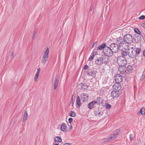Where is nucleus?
Returning a JSON list of instances; mask_svg holds the SVG:
<instances>
[{
  "instance_id": "a878e982",
  "label": "nucleus",
  "mask_w": 145,
  "mask_h": 145,
  "mask_svg": "<svg viewBox=\"0 0 145 145\" xmlns=\"http://www.w3.org/2000/svg\"><path fill=\"white\" fill-rule=\"evenodd\" d=\"M103 113V112L98 110L95 112V116H97L100 117L102 115Z\"/></svg>"
},
{
  "instance_id": "603ef678",
  "label": "nucleus",
  "mask_w": 145,
  "mask_h": 145,
  "mask_svg": "<svg viewBox=\"0 0 145 145\" xmlns=\"http://www.w3.org/2000/svg\"><path fill=\"white\" fill-rule=\"evenodd\" d=\"M72 128V126L71 125L70 127H69V129H71Z\"/></svg>"
},
{
  "instance_id": "6ab92c4d",
  "label": "nucleus",
  "mask_w": 145,
  "mask_h": 145,
  "mask_svg": "<svg viewBox=\"0 0 145 145\" xmlns=\"http://www.w3.org/2000/svg\"><path fill=\"white\" fill-rule=\"evenodd\" d=\"M102 58V57L98 58L95 61V63L99 65L102 64L103 63V62Z\"/></svg>"
},
{
  "instance_id": "de8ad7c7",
  "label": "nucleus",
  "mask_w": 145,
  "mask_h": 145,
  "mask_svg": "<svg viewBox=\"0 0 145 145\" xmlns=\"http://www.w3.org/2000/svg\"><path fill=\"white\" fill-rule=\"evenodd\" d=\"M63 145H71V144L69 143H65Z\"/></svg>"
},
{
  "instance_id": "8fccbe9b",
  "label": "nucleus",
  "mask_w": 145,
  "mask_h": 145,
  "mask_svg": "<svg viewBox=\"0 0 145 145\" xmlns=\"http://www.w3.org/2000/svg\"><path fill=\"white\" fill-rule=\"evenodd\" d=\"M96 42H94L93 43V44L92 46V48H93L94 47V45H95V43H96Z\"/></svg>"
},
{
  "instance_id": "5fc2aeb1",
  "label": "nucleus",
  "mask_w": 145,
  "mask_h": 145,
  "mask_svg": "<svg viewBox=\"0 0 145 145\" xmlns=\"http://www.w3.org/2000/svg\"><path fill=\"white\" fill-rule=\"evenodd\" d=\"M55 145H59L58 144H56Z\"/></svg>"
},
{
  "instance_id": "864d4df0",
  "label": "nucleus",
  "mask_w": 145,
  "mask_h": 145,
  "mask_svg": "<svg viewBox=\"0 0 145 145\" xmlns=\"http://www.w3.org/2000/svg\"><path fill=\"white\" fill-rule=\"evenodd\" d=\"M92 10V8H90V11H91V10Z\"/></svg>"
},
{
  "instance_id": "a18cd8bd",
  "label": "nucleus",
  "mask_w": 145,
  "mask_h": 145,
  "mask_svg": "<svg viewBox=\"0 0 145 145\" xmlns=\"http://www.w3.org/2000/svg\"><path fill=\"white\" fill-rule=\"evenodd\" d=\"M40 70L39 68H38L37 69V71L36 73V74H39V72H40Z\"/></svg>"
},
{
  "instance_id": "b1692460",
  "label": "nucleus",
  "mask_w": 145,
  "mask_h": 145,
  "mask_svg": "<svg viewBox=\"0 0 145 145\" xmlns=\"http://www.w3.org/2000/svg\"><path fill=\"white\" fill-rule=\"evenodd\" d=\"M106 44L105 43H103L101 45L97 47V49L99 50H103L104 48H105L106 46Z\"/></svg>"
},
{
  "instance_id": "09e8293b",
  "label": "nucleus",
  "mask_w": 145,
  "mask_h": 145,
  "mask_svg": "<svg viewBox=\"0 0 145 145\" xmlns=\"http://www.w3.org/2000/svg\"><path fill=\"white\" fill-rule=\"evenodd\" d=\"M11 57H12V58H13L14 56V53L13 52L11 53Z\"/></svg>"
},
{
  "instance_id": "dca6fc26",
  "label": "nucleus",
  "mask_w": 145,
  "mask_h": 145,
  "mask_svg": "<svg viewBox=\"0 0 145 145\" xmlns=\"http://www.w3.org/2000/svg\"><path fill=\"white\" fill-rule=\"evenodd\" d=\"M66 124L65 123H63L61 126L60 129L64 132H67V131Z\"/></svg>"
},
{
  "instance_id": "20e7f679",
  "label": "nucleus",
  "mask_w": 145,
  "mask_h": 145,
  "mask_svg": "<svg viewBox=\"0 0 145 145\" xmlns=\"http://www.w3.org/2000/svg\"><path fill=\"white\" fill-rule=\"evenodd\" d=\"M103 52L105 55L108 56H112L113 53L110 47L107 46L103 50Z\"/></svg>"
},
{
  "instance_id": "37998d69",
  "label": "nucleus",
  "mask_w": 145,
  "mask_h": 145,
  "mask_svg": "<svg viewBox=\"0 0 145 145\" xmlns=\"http://www.w3.org/2000/svg\"><path fill=\"white\" fill-rule=\"evenodd\" d=\"M144 77H145L144 75H142V77L140 79V80H142L144 79Z\"/></svg>"
},
{
  "instance_id": "c85d7f7f",
  "label": "nucleus",
  "mask_w": 145,
  "mask_h": 145,
  "mask_svg": "<svg viewBox=\"0 0 145 145\" xmlns=\"http://www.w3.org/2000/svg\"><path fill=\"white\" fill-rule=\"evenodd\" d=\"M55 142H61L62 140L61 138L60 137L57 136L55 139Z\"/></svg>"
},
{
  "instance_id": "ddd939ff",
  "label": "nucleus",
  "mask_w": 145,
  "mask_h": 145,
  "mask_svg": "<svg viewBox=\"0 0 145 145\" xmlns=\"http://www.w3.org/2000/svg\"><path fill=\"white\" fill-rule=\"evenodd\" d=\"M123 48H122L121 50L122 51L121 56V57H125L127 55V49L126 48V47H123Z\"/></svg>"
},
{
  "instance_id": "7ed1b4c3",
  "label": "nucleus",
  "mask_w": 145,
  "mask_h": 145,
  "mask_svg": "<svg viewBox=\"0 0 145 145\" xmlns=\"http://www.w3.org/2000/svg\"><path fill=\"white\" fill-rule=\"evenodd\" d=\"M49 52V49L47 48L43 55L41 60V63L43 65H44L48 61V54Z\"/></svg>"
},
{
  "instance_id": "72a5a7b5",
  "label": "nucleus",
  "mask_w": 145,
  "mask_h": 145,
  "mask_svg": "<svg viewBox=\"0 0 145 145\" xmlns=\"http://www.w3.org/2000/svg\"><path fill=\"white\" fill-rule=\"evenodd\" d=\"M36 31L35 30L33 33V36L32 37V38L33 39H35L36 36Z\"/></svg>"
},
{
  "instance_id": "f8f14e48",
  "label": "nucleus",
  "mask_w": 145,
  "mask_h": 145,
  "mask_svg": "<svg viewBox=\"0 0 145 145\" xmlns=\"http://www.w3.org/2000/svg\"><path fill=\"white\" fill-rule=\"evenodd\" d=\"M59 82V80L58 76H56L55 78L54 85V88L55 90L56 89L58 85Z\"/></svg>"
},
{
  "instance_id": "aec40b11",
  "label": "nucleus",
  "mask_w": 145,
  "mask_h": 145,
  "mask_svg": "<svg viewBox=\"0 0 145 145\" xmlns=\"http://www.w3.org/2000/svg\"><path fill=\"white\" fill-rule=\"evenodd\" d=\"M118 135V133L117 132L115 133L112 135L108 137V139L109 140H112L113 139L116 138Z\"/></svg>"
},
{
  "instance_id": "9d476101",
  "label": "nucleus",
  "mask_w": 145,
  "mask_h": 145,
  "mask_svg": "<svg viewBox=\"0 0 145 145\" xmlns=\"http://www.w3.org/2000/svg\"><path fill=\"white\" fill-rule=\"evenodd\" d=\"M81 100L83 102L86 101L88 99V95L85 93H83L80 95Z\"/></svg>"
},
{
  "instance_id": "4c0bfd02",
  "label": "nucleus",
  "mask_w": 145,
  "mask_h": 145,
  "mask_svg": "<svg viewBox=\"0 0 145 145\" xmlns=\"http://www.w3.org/2000/svg\"><path fill=\"white\" fill-rule=\"evenodd\" d=\"M72 101L71 102V105L72 106H73L74 105V99H73V95H72Z\"/></svg>"
},
{
  "instance_id": "423d86ee",
  "label": "nucleus",
  "mask_w": 145,
  "mask_h": 145,
  "mask_svg": "<svg viewBox=\"0 0 145 145\" xmlns=\"http://www.w3.org/2000/svg\"><path fill=\"white\" fill-rule=\"evenodd\" d=\"M110 48L113 52H117L119 50V47L118 45L115 43L111 44Z\"/></svg>"
},
{
  "instance_id": "3c124183",
  "label": "nucleus",
  "mask_w": 145,
  "mask_h": 145,
  "mask_svg": "<svg viewBox=\"0 0 145 145\" xmlns=\"http://www.w3.org/2000/svg\"><path fill=\"white\" fill-rule=\"evenodd\" d=\"M127 29H129L130 30H131V28L130 27L127 26Z\"/></svg>"
},
{
  "instance_id": "13d9d810",
  "label": "nucleus",
  "mask_w": 145,
  "mask_h": 145,
  "mask_svg": "<svg viewBox=\"0 0 145 145\" xmlns=\"http://www.w3.org/2000/svg\"><path fill=\"white\" fill-rule=\"evenodd\" d=\"M144 37H145V34Z\"/></svg>"
},
{
  "instance_id": "473e14b6",
  "label": "nucleus",
  "mask_w": 145,
  "mask_h": 145,
  "mask_svg": "<svg viewBox=\"0 0 145 145\" xmlns=\"http://www.w3.org/2000/svg\"><path fill=\"white\" fill-rule=\"evenodd\" d=\"M92 54L94 56H95L98 54V52L95 50H93L92 52Z\"/></svg>"
},
{
  "instance_id": "a19ab883",
  "label": "nucleus",
  "mask_w": 145,
  "mask_h": 145,
  "mask_svg": "<svg viewBox=\"0 0 145 145\" xmlns=\"http://www.w3.org/2000/svg\"><path fill=\"white\" fill-rule=\"evenodd\" d=\"M73 119L72 118H69L68 119V121L69 123H71Z\"/></svg>"
},
{
  "instance_id": "e433bc0d",
  "label": "nucleus",
  "mask_w": 145,
  "mask_h": 145,
  "mask_svg": "<svg viewBox=\"0 0 145 145\" xmlns=\"http://www.w3.org/2000/svg\"><path fill=\"white\" fill-rule=\"evenodd\" d=\"M97 100L99 102V103H102L103 102L101 99L100 97L97 98Z\"/></svg>"
},
{
  "instance_id": "4be33fe9",
  "label": "nucleus",
  "mask_w": 145,
  "mask_h": 145,
  "mask_svg": "<svg viewBox=\"0 0 145 145\" xmlns=\"http://www.w3.org/2000/svg\"><path fill=\"white\" fill-rule=\"evenodd\" d=\"M80 86L81 89L84 90L87 89L88 87V85L86 83H81V84Z\"/></svg>"
},
{
  "instance_id": "c03bdc74",
  "label": "nucleus",
  "mask_w": 145,
  "mask_h": 145,
  "mask_svg": "<svg viewBox=\"0 0 145 145\" xmlns=\"http://www.w3.org/2000/svg\"><path fill=\"white\" fill-rule=\"evenodd\" d=\"M141 26L144 28H145V23H142L141 24Z\"/></svg>"
},
{
  "instance_id": "2eb2a0df",
  "label": "nucleus",
  "mask_w": 145,
  "mask_h": 145,
  "mask_svg": "<svg viewBox=\"0 0 145 145\" xmlns=\"http://www.w3.org/2000/svg\"><path fill=\"white\" fill-rule=\"evenodd\" d=\"M97 103V102L95 101H92L88 104V106L89 109H91L94 107V105H96Z\"/></svg>"
},
{
  "instance_id": "39448f33",
  "label": "nucleus",
  "mask_w": 145,
  "mask_h": 145,
  "mask_svg": "<svg viewBox=\"0 0 145 145\" xmlns=\"http://www.w3.org/2000/svg\"><path fill=\"white\" fill-rule=\"evenodd\" d=\"M134 51V48L129 47V45H127V55L131 58H133L135 57L133 53Z\"/></svg>"
},
{
  "instance_id": "1a4fd4ad",
  "label": "nucleus",
  "mask_w": 145,
  "mask_h": 145,
  "mask_svg": "<svg viewBox=\"0 0 145 145\" xmlns=\"http://www.w3.org/2000/svg\"><path fill=\"white\" fill-rule=\"evenodd\" d=\"M113 90L118 92L121 88V86L119 84L116 83L113 86Z\"/></svg>"
},
{
  "instance_id": "c756f323",
  "label": "nucleus",
  "mask_w": 145,
  "mask_h": 145,
  "mask_svg": "<svg viewBox=\"0 0 145 145\" xmlns=\"http://www.w3.org/2000/svg\"><path fill=\"white\" fill-rule=\"evenodd\" d=\"M133 66L131 65H129L127 66V71L129 72H132Z\"/></svg>"
},
{
  "instance_id": "5701e85b",
  "label": "nucleus",
  "mask_w": 145,
  "mask_h": 145,
  "mask_svg": "<svg viewBox=\"0 0 145 145\" xmlns=\"http://www.w3.org/2000/svg\"><path fill=\"white\" fill-rule=\"evenodd\" d=\"M140 113L142 115H144L145 114V108H141L140 111L137 113V114L139 115Z\"/></svg>"
},
{
  "instance_id": "49530a36",
  "label": "nucleus",
  "mask_w": 145,
  "mask_h": 145,
  "mask_svg": "<svg viewBox=\"0 0 145 145\" xmlns=\"http://www.w3.org/2000/svg\"><path fill=\"white\" fill-rule=\"evenodd\" d=\"M143 54L144 57H145V49L143 51Z\"/></svg>"
},
{
  "instance_id": "7c9ffc66",
  "label": "nucleus",
  "mask_w": 145,
  "mask_h": 145,
  "mask_svg": "<svg viewBox=\"0 0 145 145\" xmlns=\"http://www.w3.org/2000/svg\"><path fill=\"white\" fill-rule=\"evenodd\" d=\"M69 115L71 117H74L76 116V114L73 111H71L70 112V113H69Z\"/></svg>"
},
{
  "instance_id": "f257e3e1",
  "label": "nucleus",
  "mask_w": 145,
  "mask_h": 145,
  "mask_svg": "<svg viewBox=\"0 0 145 145\" xmlns=\"http://www.w3.org/2000/svg\"><path fill=\"white\" fill-rule=\"evenodd\" d=\"M121 61L120 63L121 66L119 69V71L120 73L123 75V77H126L127 74L126 72L127 68L126 65L127 64V60L125 57H122Z\"/></svg>"
},
{
  "instance_id": "6e6552de",
  "label": "nucleus",
  "mask_w": 145,
  "mask_h": 145,
  "mask_svg": "<svg viewBox=\"0 0 145 145\" xmlns=\"http://www.w3.org/2000/svg\"><path fill=\"white\" fill-rule=\"evenodd\" d=\"M133 37L135 41L137 43H139L141 40V35H137L136 34H134Z\"/></svg>"
},
{
  "instance_id": "6e6d98bb",
  "label": "nucleus",
  "mask_w": 145,
  "mask_h": 145,
  "mask_svg": "<svg viewBox=\"0 0 145 145\" xmlns=\"http://www.w3.org/2000/svg\"><path fill=\"white\" fill-rule=\"evenodd\" d=\"M131 28V29H131L132 30H133V29H132L133 28H132H132Z\"/></svg>"
},
{
  "instance_id": "f704fd0d",
  "label": "nucleus",
  "mask_w": 145,
  "mask_h": 145,
  "mask_svg": "<svg viewBox=\"0 0 145 145\" xmlns=\"http://www.w3.org/2000/svg\"><path fill=\"white\" fill-rule=\"evenodd\" d=\"M129 139L131 141L133 140L134 139L133 134H131L129 135Z\"/></svg>"
},
{
  "instance_id": "4d7b16f0",
  "label": "nucleus",
  "mask_w": 145,
  "mask_h": 145,
  "mask_svg": "<svg viewBox=\"0 0 145 145\" xmlns=\"http://www.w3.org/2000/svg\"><path fill=\"white\" fill-rule=\"evenodd\" d=\"M128 77H129V76H127V79L128 78Z\"/></svg>"
},
{
  "instance_id": "f3484780",
  "label": "nucleus",
  "mask_w": 145,
  "mask_h": 145,
  "mask_svg": "<svg viewBox=\"0 0 145 145\" xmlns=\"http://www.w3.org/2000/svg\"><path fill=\"white\" fill-rule=\"evenodd\" d=\"M118 91L113 90V91L111 93V96L113 98H115L118 97L119 96V94Z\"/></svg>"
},
{
  "instance_id": "2f4dec72",
  "label": "nucleus",
  "mask_w": 145,
  "mask_h": 145,
  "mask_svg": "<svg viewBox=\"0 0 145 145\" xmlns=\"http://www.w3.org/2000/svg\"><path fill=\"white\" fill-rule=\"evenodd\" d=\"M105 107L106 109H109L111 108V106L110 104L106 103L105 105Z\"/></svg>"
},
{
  "instance_id": "393cba45",
  "label": "nucleus",
  "mask_w": 145,
  "mask_h": 145,
  "mask_svg": "<svg viewBox=\"0 0 145 145\" xmlns=\"http://www.w3.org/2000/svg\"><path fill=\"white\" fill-rule=\"evenodd\" d=\"M76 104L78 105V107H80V106L81 102L79 96H77L76 101Z\"/></svg>"
},
{
  "instance_id": "c9c22d12",
  "label": "nucleus",
  "mask_w": 145,
  "mask_h": 145,
  "mask_svg": "<svg viewBox=\"0 0 145 145\" xmlns=\"http://www.w3.org/2000/svg\"><path fill=\"white\" fill-rule=\"evenodd\" d=\"M138 19L140 20H144L145 19V16L144 15L141 16L138 18Z\"/></svg>"
},
{
  "instance_id": "412c9836",
  "label": "nucleus",
  "mask_w": 145,
  "mask_h": 145,
  "mask_svg": "<svg viewBox=\"0 0 145 145\" xmlns=\"http://www.w3.org/2000/svg\"><path fill=\"white\" fill-rule=\"evenodd\" d=\"M96 71L93 70L89 71L88 72V74L89 76H91L93 77L94 78L96 74Z\"/></svg>"
},
{
  "instance_id": "58836bf2",
  "label": "nucleus",
  "mask_w": 145,
  "mask_h": 145,
  "mask_svg": "<svg viewBox=\"0 0 145 145\" xmlns=\"http://www.w3.org/2000/svg\"><path fill=\"white\" fill-rule=\"evenodd\" d=\"M39 76V74H35V76L34 78V80L35 81H37V78Z\"/></svg>"
},
{
  "instance_id": "9b49d317",
  "label": "nucleus",
  "mask_w": 145,
  "mask_h": 145,
  "mask_svg": "<svg viewBox=\"0 0 145 145\" xmlns=\"http://www.w3.org/2000/svg\"><path fill=\"white\" fill-rule=\"evenodd\" d=\"M134 50L133 52L134 56H135V57H136V56L138 55L141 51V48H134Z\"/></svg>"
},
{
  "instance_id": "79ce46f5",
  "label": "nucleus",
  "mask_w": 145,
  "mask_h": 145,
  "mask_svg": "<svg viewBox=\"0 0 145 145\" xmlns=\"http://www.w3.org/2000/svg\"><path fill=\"white\" fill-rule=\"evenodd\" d=\"M88 66L87 65H85L84 68V69H87L88 68Z\"/></svg>"
},
{
  "instance_id": "bb28decb",
  "label": "nucleus",
  "mask_w": 145,
  "mask_h": 145,
  "mask_svg": "<svg viewBox=\"0 0 145 145\" xmlns=\"http://www.w3.org/2000/svg\"><path fill=\"white\" fill-rule=\"evenodd\" d=\"M134 32L138 34L139 35H141V33L138 29L137 28H135L134 29Z\"/></svg>"
},
{
  "instance_id": "cd10ccee",
  "label": "nucleus",
  "mask_w": 145,
  "mask_h": 145,
  "mask_svg": "<svg viewBox=\"0 0 145 145\" xmlns=\"http://www.w3.org/2000/svg\"><path fill=\"white\" fill-rule=\"evenodd\" d=\"M27 114L26 111H25L24 115L23 118L22 120V121L24 122L27 119Z\"/></svg>"
},
{
  "instance_id": "ea45409f",
  "label": "nucleus",
  "mask_w": 145,
  "mask_h": 145,
  "mask_svg": "<svg viewBox=\"0 0 145 145\" xmlns=\"http://www.w3.org/2000/svg\"><path fill=\"white\" fill-rule=\"evenodd\" d=\"M94 56L92 55L89 58V60L90 61H91L94 58Z\"/></svg>"
},
{
  "instance_id": "f03ea898",
  "label": "nucleus",
  "mask_w": 145,
  "mask_h": 145,
  "mask_svg": "<svg viewBox=\"0 0 145 145\" xmlns=\"http://www.w3.org/2000/svg\"><path fill=\"white\" fill-rule=\"evenodd\" d=\"M126 35H127V34H125L124 35L123 39L122 37H120L117 39L116 43L118 44L120 47H126V43H127V42L126 41V40L124 39Z\"/></svg>"
},
{
  "instance_id": "0eeeda50",
  "label": "nucleus",
  "mask_w": 145,
  "mask_h": 145,
  "mask_svg": "<svg viewBox=\"0 0 145 145\" xmlns=\"http://www.w3.org/2000/svg\"><path fill=\"white\" fill-rule=\"evenodd\" d=\"M115 81L116 83L119 84L123 81L122 76L120 74H117L115 76Z\"/></svg>"
},
{
  "instance_id": "4468645a",
  "label": "nucleus",
  "mask_w": 145,
  "mask_h": 145,
  "mask_svg": "<svg viewBox=\"0 0 145 145\" xmlns=\"http://www.w3.org/2000/svg\"><path fill=\"white\" fill-rule=\"evenodd\" d=\"M102 59L103 63H107L109 61V58L107 56H102Z\"/></svg>"
},
{
  "instance_id": "a211bd4d",
  "label": "nucleus",
  "mask_w": 145,
  "mask_h": 145,
  "mask_svg": "<svg viewBox=\"0 0 145 145\" xmlns=\"http://www.w3.org/2000/svg\"><path fill=\"white\" fill-rule=\"evenodd\" d=\"M127 44L131 43L133 42V37L132 35L127 34Z\"/></svg>"
}]
</instances>
